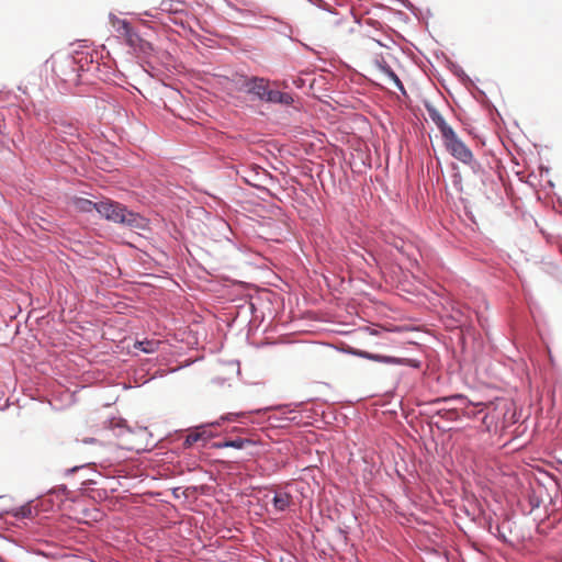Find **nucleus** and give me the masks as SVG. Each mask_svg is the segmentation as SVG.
Segmentation results:
<instances>
[{
	"label": "nucleus",
	"instance_id": "obj_41",
	"mask_svg": "<svg viewBox=\"0 0 562 562\" xmlns=\"http://www.w3.org/2000/svg\"><path fill=\"white\" fill-rule=\"evenodd\" d=\"M528 502L532 510L538 508L541 504V499L535 493L528 496Z\"/></svg>",
	"mask_w": 562,
	"mask_h": 562
},
{
	"label": "nucleus",
	"instance_id": "obj_35",
	"mask_svg": "<svg viewBox=\"0 0 562 562\" xmlns=\"http://www.w3.org/2000/svg\"><path fill=\"white\" fill-rule=\"evenodd\" d=\"M480 527L484 530H486L488 533L493 532L494 527L496 524H494L493 517L491 515H483L479 522Z\"/></svg>",
	"mask_w": 562,
	"mask_h": 562
},
{
	"label": "nucleus",
	"instance_id": "obj_6",
	"mask_svg": "<svg viewBox=\"0 0 562 562\" xmlns=\"http://www.w3.org/2000/svg\"><path fill=\"white\" fill-rule=\"evenodd\" d=\"M65 501H75L72 492L68 490L66 484H59L52 487L45 495L40 497L38 505L42 510H53L60 507Z\"/></svg>",
	"mask_w": 562,
	"mask_h": 562
},
{
	"label": "nucleus",
	"instance_id": "obj_10",
	"mask_svg": "<svg viewBox=\"0 0 562 562\" xmlns=\"http://www.w3.org/2000/svg\"><path fill=\"white\" fill-rule=\"evenodd\" d=\"M437 58H442L447 68L458 78V80L467 88L473 86V80L471 77L463 70V68L451 58H449L443 52L435 53Z\"/></svg>",
	"mask_w": 562,
	"mask_h": 562
},
{
	"label": "nucleus",
	"instance_id": "obj_20",
	"mask_svg": "<svg viewBox=\"0 0 562 562\" xmlns=\"http://www.w3.org/2000/svg\"><path fill=\"white\" fill-rule=\"evenodd\" d=\"M54 131L60 137H63L64 135L79 136L77 125L67 119H60L58 121H55L54 122Z\"/></svg>",
	"mask_w": 562,
	"mask_h": 562
},
{
	"label": "nucleus",
	"instance_id": "obj_52",
	"mask_svg": "<svg viewBox=\"0 0 562 562\" xmlns=\"http://www.w3.org/2000/svg\"><path fill=\"white\" fill-rule=\"evenodd\" d=\"M373 23H376V21H374V20H369L368 21V24H373Z\"/></svg>",
	"mask_w": 562,
	"mask_h": 562
},
{
	"label": "nucleus",
	"instance_id": "obj_9",
	"mask_svg": "<svg viewBox=\"0 0 562 562\" xmlns=\"http://www.w3.org/2000/svg\"><path fill=\"white\" fill-rule=\"evenodd\" d=\"M70 55L76 59L78 64V70L81 72V76L86 72H90L99 69V65L97 64L94 56L91 52L86 50H74Z\"/></svg>",
	"mask_w": 562,
	"mask_h": 562
},
{
	"label": "nucleus",
	"instance_id": "obj_55",
	"mask_svg": "<svg viewBox=\"0 0 562 562\" xmlns=\"http://www.w3.org/2000/svg\"><path fill=\"white\" fill-rule=\"evenodd\" d=\"M19 90L23 93H25V89H22L21 87H19Z\"/></svg>",
	"mask_w": 562,
	"mask_h": 562
},
{
	"label": "nucleus",
	"instance_id": "obj_25",
	"mask_svg": "<svg viewBox=\"0 0 562 562\" xmlns=\"http://www.w3.org/2000/svg\"><path fill=\"white\" fill-rule=\"evenodd\" d=\"M120 34L125 37L127 45L131 47L136 48L137 43L140 42V35L135 31L132 23L128 29H123Z\"/></svg>",
	"mask_w": 562,
	"mask_h": 562
},
{
	"label": "nucleus",
	"instance_id": "obj_53",
	"mask_svg": "<svg viewBox=\"0 0 562 562\" xmlns=\"http://www.w3.org/2000/svg\"><path fill=\"white\" fill-rule=\"evenodd\" d=\"M165 87H169V89H172V86L167 85L165 81L162 82Z\"/></svg>",
	"mask_w": 562,
	"mask_h": 562
},
{
	"label": "nucleus",
	"instance_id": "obj_4",
	"mask_svg": "<svg viewBox=\"0 0 562 562\" xmlns=\"http://www.w3.org/2000/svg\"><path fill=\"white\" fill-rule=\"evenodd\" d=\"M346 352L351 356L367 359L370 361L390 364V366L408 367L414 370H420L422 366H423V362L416 358H401V357L389 356V355H383V353H379V352H371V351L358 349L355 347H349Z\"/></svg>",
	"mask_w": 562,
	"mask_h": 562
},
{
	"label": "nucleus",
	"instance_id": "obj_36",
	"mask_svg": "<svg viewBox=\"0 0 562 562\" xmlns=\"http://www.w3.org/2000/svg\"><path fill=\"white\" fill-rule=\"evenodd\" d=\"M33 516V506L31 504H24L16 508L15 517L18 518H31Z\"/></svg>",
	"mask_w": 562,
	"mask_h": 562
},
{
	"label": "nucleus",
	"instance_id": "obj_47",
	"mask_svg": "<svg viewBox=\"0 0 562 562\" xmlns=\"http://www.w3.org/2000/svg\"><path fill=\"white\" fill-rule=\"evenodd\" d=\"M424 15H425V24L427 25V19L432 16V13L430 11V9H426V11L424 12Z\"/></svg>",
	"mask_w": 562,
	"mask_h": 562
},
{
	"label": "nucleus",
	"instance_id": "obj_32",
	"mask_svg": "<svg viewBox=\"0 0 562 562\" xmlns=\"http://www.w3.org/2000/svg\"><path fill=\"white\" fill-rule=\"evenodd\" d=\"M460 408H443L438 412V415L448 420H458L460 418Z\"/></svg>",
	"mask_w": 562,
	"mask_h": 562
},
{
	"label": "nucleus",
	"instance_id": "obj_26",
	"mask_svg": "<svg viewBox=\"0 0 562 562\" xmlns=\"http://www.w3.org/2000/svg\"><path fill=\"white\" fill-rule=\"evenodd\" d=\"M450 167L452 169V175H451L452 187L454 188L456 191L461 193L463 191V186H462V176L459 170V166L456 162H451Z\"/></svg>",
	"mask_w": 562,
	"mask_h": 562
},
{
	"label": "nucleus",
	"instance_id": "obj_13",
	"mask_svg": "<svg viewBox=\"0 0 562 562\" xmlns=\"http://www.w3.org/2000/svg\"><path fill=\"white\" fill-rule=\"evenodd\" d=\"M469 90H472L473 97L477 102L482 104V106L488 112L491 119L495 122L496 117L502 119L501 113L496 109V106L492 103V101L488 99L487 94L484 90L476 87L474 83L473 86H470L468 88Z\"/></svg>",
	"mask_w": 562,
	"mask_h": 562
},
{
	"label": "nucleus",
	"instance_id": "obj_40",
	"mask_svg": "<svg viewBox=\"0 0 562 562\" xmlns=\"http://www.w3.org/2000/svg\"><path fill=\"white\" fill-rule=\"evenodd\" d=\"M450 400L459 402V404L461 405V408H464L465 406L471 404L470 400L463 394H456Z\"/></svg>",
	"mask_w": 562,
	"mask_h": 562
},
{
	"label": "nucleus",
	"instance_id": "obj_22",
	"mask_svg": "<svg viewBox=\"0 0 562 562\" xmlns=\"http://www.w3.org/2000/svg\"><path fill=\"white\" fill-rule=\"evenodd\" d=\"M257 76L249 77L244 74H236L232 81L234 82L237 91L247 94V87H249L254 82L252 80H255Z\"/></svg>",
	"mask_w": 562,
	"mask_h": 562
},
{
	"label": "nucleus",
	"instance_id": "obj_1",
	"mask_svg": "<svg viewBox=\"0 0 562 562\" xmlns=\"http://www.w3.org/2000/svg\"><path fill=\"white\" fill-rule=\"evenodd\" d=\"M98 215L102 220L128 228L145 229L147 226V220L144 216L128 210L125 204L108 196H103L99 201Z\"/></svg>",
	"mask_w": 562,
	"mask_h": 562
},
{
	"label": "nucleus",
	"instance_id": "obj_11",
	"mask_svg": "<svg viewBox=\"0 0 562 562\" xmlns=\"http://www.w3.org/2000/svg\"><path fill=\"white\" fill-rule=\"evenodd\" d=\"M210 437L211 434L207 430V425L202 424L190 429V432L184 437L182 446L188 449L200 441L202 442V446H205Z\"/></svg>",
	"mask_w": 562,
	"mask_h": 562
},
{
	"label": "nucleus",
	"instance_id": "obj_46",
	"mask_svg": "<svg viewBox=\"0 0 562 562\" xmlns=\"http://www.w3.org/2000/svg\"><path fill=\"white\" fill-rule=\"evenodd\" d=\"M394 247L396 248L397 251H400L401 254H405V245L403 241H400V243H395L394 244Z\"/></svg>",
	"mask_w": 562,
	"mask_h": 562
},
{
	"label": "nucleus",
	"instance_id": "obj_37",
	"mask_svg": "<svg viewBox=\"0 0 562 562\" xmlns=\"http://www.w3.org/2000/svg\"><path fill=\"white\" fill-rule=\"evenodd\" d=\"M460 202L463 204L464 214L468 217V220L475 224L476 220L471 210L469 200L464 199V198H460Z\"/></svg>",
	"mask_w": 562,
	"mask_h": 562
},
{
	"label": "nucleus",
	"instance_id": "obj_54",
	"mask_svg": "<svg viewBox=\"0 0 562 562\" xmlns=\"http://www.w3.org/2000/svg\"><path fill=\"white\" fill-rule=\"evenodd\" d=\"M164 55L167 57V58H170L171 55L169 53H164Z\"/></svg>",
	"mask_w": 562,
	"mask_h": 562
},
{
	"label": "nucleus",
	"instance_id": "obj_8",
	"mask_svg": "<svg viewBox=\"0 0 562 562\" xmlns=\"http://www.w3.org/2000/svg\"><path fill=\"white\" fill-rule=\"evenodd\" d=\"M277 409L280 411L282 415L304 413L307 418H311L314 414V411L312 408H307V402L304 401L279 405L277 406ZM284 419L296 424L300 423L297 415L284 417Z\"/></svg>",
	"mask_w": 562,
	"mask_h": 562
},
{
	"label": "nucleus",
	"instance_id": "obj_34",
	"mask_svg": "<svg viewBox=\"0 0 562 562\" xmlns=\"http://www.w3.org/2000/svg\"><path fill=\"white\" fill-rule=\"evenodd\" d=\"M464 165L469 166L470 170L472 171L473 176L479 178L482 172L485 171L481 162H479L474 157L472 156L470 161L463 162Z\"/></svg>",
	"mask_w": 562,
	"mask_h": 562
},
{
	"label": "nucleus",
	"instance_id": "obj_49",
	"mask_svg": "<svg viewBox=\"0 0 562 562\" xmlns=\"http://www.w3.org/2000/svg\"><path fill=\"white\" fill-rule=\"evenodd\" d=\"M303 46H304L306 49L314 52V49H313V48H311L308 45L303 44Z\"/></svg>",
	"mask_w": 562,
	"mask_h": 562
},
{
	"label": "nucleus",
	"instance_id": "obj_14",
	"mask_svg": "<svg viewBox=\"0 0 562 562\" xmlns=\"http://www.w3.org/2000/svg\"><path fill=\"white\" fill-rule=\"evenodd\" d=\"M424 106H425L430 120L435 123V125L439 130L441 137L453 130V127L447 123V121L445 120L442 114L436 109V106L431 102L425 101Z\"/></svg>",
	"mask_w": 562,
	"mask_h": 562
},
{
	"label": "nucleus",
	"instance_id": "obj_5",
	"mask_svg": "<svg viewBox=\"0 0 562 562\" xmlns=\"http://www.w3.org/2000/svg\"><path fill=\"white\" fill-rule=\"evenodd\" d=\"M442 143L446 150L460 162L470 161L472 158V150L465 145V143L458 136L454 130L443 135Z\"/></svg>",
	"mask_w": 562,
	"mask_h": 562
},
{
	"label": "nucleus",
	"instance_id": "obj_42",
	"mask_svg": "<svg viewBox=\"0 0 562 562\" xmlns=\"http://www.w3.org/2000/svg\"><path fill=\"white\" fill-rule=\"evenodd\" d=\"M419 22H425L424 11L415 5V9L409 11Z\"/></svg>",
	"mask_w": 562,
	"mask_h": 562
},
{
	"label": "nucleus",
	"instance_id": "obj_24",
	"mask_svg": "<svg viewBox=\"0 0 562 562\" xmlns=\"http://www.w3.org/2000/svg\"><path fill=\"white\" fill-rule=\"evenodd\" d=\"M158 345L159 344L156 340L144 339V340H136L134 342V348L137 350H140L144 353L149 355V353H154L158 349Z\"/></svg>",
	"mask_w": 562,
	"mask_h": 562
},
{
	"label": "nucleus",
	"instance_id": "obj_2",
	"mask_svg": "<svg viewBox=\"0 0 562 562\" xmlns=\"http://www.w3.org/2000/svg\"><path fill=\"white\" fill-rule=\"evenodd\" d=\"M247 87V94L252 101H260L270 105L292 106L294 104V95L290 92L280 90V83L259 77Z\"/></svg>",
	"mask_w": 562,
	"mask_h": 562
},
{
	"label": "nucleus",
	"instance_id": "obj_27",
	"mask_svg": "<svg viewBox=\"0 0 562 562\" xmlns=\"http://www.w3.org/2000/svg\"><path fill=\"white\" fill-rule=\"evenodd\" d=\"M237 175L246 184L255 187V188L259 187V184L257 183V178L259 177L258 172H255L252 170L243 169V173L238 170Z\"/></svg>",
	"mask_w": 562,
	"mask_h": 562
},
{
	"label": "nucleus",
	"instance_id": "obj_33",
	"mask_svg": "<svg viewBox=\"0 0 562 562\" xmlns=\"http://www.w3.org/2000/svg\"><path fill=\"white\" fill-rule=\"evenodd\" d=\"M154 366H155L154 359L146 358V359L142 360V362L137 367V373H142V374L144 373V374L150 375L154 373V371H151Z\"/></svg>",
	"mask_w": 562,
	"mask_h": 562
},
{
	"label": "nucleus",
	"instance_id": "obj_28",
	"mask_svg": "<svg viewBox=\"0 0 562 562\" xmlns=\"http://www.w3.org/2000/svg\"><path fill=\"white\" fill-rule=\"evenodd\" d=\"M479 181L481 182V188L479 189L480 191H482L483 194H485L487 196V192H486V189L488 186H496V182L493 178V175L491 171H487L485 170L484 172H482V175L479 176Z\"/></svg>",
	"mask_w": 562,
	"mask_h": 562
},
{
	"label": "nucleus",
	"instance_id": "obj_23",
	"mask_svg": "<svg viewBox=\"0 0 562 562\" xmlns=\"http://www.w3.org/2000/svg\"><path fill=\"white\" fill-rule=\"evenodd\" d=\"M142 67L144 71L147 72L151 78L161 82H164V79L167 77L166 72L162 69L156 67L150 60H145L142 64Z\"/></svg>",
	"mask_w": 562,
	"mask_h": 562
},
{
	"label": "nucleus",
	"instance_id": "obj_12",
	"mask_svg": "<svg viewBox=\"0 0 562 562\" xmlns=\"http://www.w3.org/2000/svg\"><path fill=\"white\" fill-rule=\"evenodd\" d=\"M271 504L276 513H285L293 505V496L285 490H274Z\"/></svg>",
	"mask_w": 562,
	"mask_h": 562
},
{
	"label": "nucleus",
	"instance_id": "obj_48",
	"mask_svg": "<svg viewBox=\"0 0 562 562\" xmlns=\"http://www.w3.org/2000/svg\"><path fill=\"white\" fill-rule=\"evenodd\" d=\"M213 383H216V384H223L225 382V379H222V378H214L212 380Z\"/></svg>",
	"mask_w": 562,
	"mask_h": 562
},
{
	"label": "nucleus",
	"instance_id": "obj_50",
	"mask_svg": "<svg viewBox=\"0 0 562 562\" xmlns=\"http://www.w3.org/2000/svg\"><path fill=\"white\" fill-rule=\"evenodd\" d=\"M125 424H126V422H125V420H120V423H119V427H122V426H123V425H125Z\"/></svg>",
	"mask_w": 562,
	"mask_h": 562
},
{
	"label": "nucleus",
	"instance_id": "obj_30",
	"mask_svg": "<svg viewBox=\"0 0 562 562\" xmlns=\"http://www.w3.org/2000/svg\"><path fill=\"white\" fill-rule=\"evenodd\" d=\"M164 373L161 370H155L153 374H142V373H137V368L135 369L134 371V380L135 382L138 384V385H142V384H145L154 379H156L157 376H162Z\"/></svg>",
	"mask_w": 562,
	"mask_h": 562
},
{
	"label": "nucleus",
	"instance_id": "obj_45",
	"mask_svg": "<svg viewBox=\"0 0 562 562\" xmlns=\"http://www.w3.org/2000/svg\"><path fill=\"white\" fill-rule=\"evenodd\" d=\"M272 82H278L280 83V90L284 91L285 89L289 88V82L288 80H272Z\"/></svg>",
	"mask_w": 562,
	"mask_h": 562
},
{
	"label": "nucleus",
	"instance_id": "obj_57",
	"mask_svg": "<svg viewBox=\"0 0 562 562\" xmlns=\"http://www.w3.org/2000/svg\"><path fill=\"white\" fill-rule=\"evenodd\" d=\"M338 531H339L340 533H345V532H344V530H342L341 528H338Z\"/></svg>",
	"mask_w": 562,
	"mask_h": 562
},
{
	"label": "nucleus",
	"instance_id": "obj_21",
	"mask_svg": "<svg viewBox=\"0 0 562 562\" xmlns=\"http://www.w3.org/2000/svg\"><path fill=\"white\" fill-rule=\"evenodd\" d=\"M227 7L231 10H233L238 15V18L244 20L245 24H250L252 21L265 22L263 20H260V18H257L255 12L251 10L240 9V8L236 7L233 2H227ZM239 24H244V22H240Z\"/></svg>",
	"mask_w": 562,
	"mask_h": 562
},
{
	"label": "nucleus",
	"instance_id": "obj_56",
	"mask_svg": "<svg viewBox=\"0 0 562 562\" xmlns=\"http://www.w3.org/2000/svg\"><path fill=\"white\" fill-rule=\"evenodd\" d=\"M7 406H8V403L4 406H2L0 409L4 411Z\"/></svg>",
	"mask_w": 562,
	"mask_h": 562
},
{
	"label": "nucleus",
	"instance_id": "obj_19",
	"mask_svg": "<svg viewBox=\"0 0 562 562\" xmlns=\"http://www.w3.org/2000/svg\"><path fill=\"white\" fill-rule=\"evenodd\" d=\"M260 20H263L266 22V24L261 25L260 27H268L274 30L279 34L284 35L291 41H293V38L291 37L293 29L290 24L284 23L277 18L260 16Z\"/></svg>",
	"mask_w": 562,
	"mask_h": 562
},
{
	"label": "nucleus",
	"instance_id": "obj_44",
	"mask_svg": "<svg viewBox=\"0 0 562 562\" xmlns=\"http://www.w3.org/2000/svg\"><path fill=\"white\" fill-rule=\"evenodd\" d=\"M292 83L297 88V89H302L305 85V80L302 79V78H293L292 79Z\"/></svg>",
	"mask_w": 562,
	"mask_h": 562
},
{
	"label": "nucleus",
	"instance_id": "obj_17",
	"mask_svg": "<svg viewBox=\"0 0 562 562\" xmlns=\"http://www.w3.org/2000/svg\"><path fill=\"white\" fill-rule=\"evenodd\" d=\"M69 203L79 213L90 214L92 212H99V201L94 202L82 196L74 195L70 198Z\"/></svg>",
	"mask_w": 562,
	"mask_h": 562
},
{
	"label": "nucleus",
	"instance_id": "obj_16",
	"mask_svg": "<svg viewBox=\"0 0 562 562\" xmlns=\"http://www.w3.org/2000/svg\"><path fill=\"white\" fill-rule=\"evenodd\" d=\"M256 445H257V442L255 440H252L250 438H246V437H240V436L225 437V438L221 439L220 441H217L216 443H214V446L216 448H234L237 450H241L248 446H256Z\"/></svg>",
	"mask_w": 562,
	"mask_h": 562
},
{
	"label": "nucleus",
	"instance_id": "obj_3",
	"mask_svg": "<svg viewBox=\"0 0 562 562\" xmlns=\"http://www.w3.org/2000/svg\"><path fill=\"white\" fill-rule=\"evenodd\" d=\"M53 72L57 79V85L66 92H70L72 88L85 81L78 70L76 59L70 54L54 59Z\"/></svg>",
	"mask_w": 562,
	"mask_h": 562
},
{
	"label": "nucleus",
	"instance_id": "obj_18",
	"mask_svg": "<svg viewBox=\"0 0 562 562\" xmlns=\"http://www.w3.org/2000/svg\"><path fill=\"white\" fill-rule=\"evenodd\" d=\"M237 317H243L247 325L250 327L252 319L257 318V306L251 300H243L235 305Z\"/></svg>",
	"mask_w": 562,
	"mask_h": 562
},
{
	"label": "nucleus",
	"instance_id": "obj_31",
	"mask_svg": "<svg viewBox=\"0 0 562 562\" xmlns=\"http://www.w3.org/2000/svg\"><path fill=\"white\" fill-rule=\"evenodd\" d=\"M506 530H509V528H507L505 526V522H503L502 525L496 524L494 527V530H493V532H491V535L494 536L496 539H498L501 542L507 543L508 539L506 536Z\"/></svg>",
	"mask_w": 562,
	"mask_h": 562
},
{
	"label": "nucleus",
	"instance_id": "obj_15",
	"mask_svg": "<svg viewBox=\"0 0 562 562\" xmlns=\"http://www.w3.org/2000/svg\"><path fill=\"white\" fill-rule=\"evenodd\" d=\"M374 64L385 76H387V78L394 83V86L400 90V92L404 97H408L407 91H406L402 80L395 74V71L392 69V67L385 61L384 58H376L374 60Z\"/></svg>",
	"mask_w": 562,
	"mask_h": 562
},
{
	"label": "nucleus",
	"instance_id": "obj_43",
	"mask_svg": "<svg viewBox=\"0 0 562 562\" xmlns=\"http://www.w3.org/2000/svg\"><path fill=\"white\" fill-rule=\"evenodd\" d=\"M398 2L403 8L411 11L412 9H415V4L411 2L409 0H395Z\"/></svg>",
	"mask_w": 562,
	"mask_h": 562
},
{
	"label": "nucleus",
	"instance_id": "obj_51",
	"mask_svg": "<svg viewBox=\"0 0 562 562\" xmlns=\"http://www.w3.org/2000/svg\"><path fill=\"white\" fill-rule=\"evenodd\" d=\"M94 440H95L94 438H89V439H85V442H92Z\"/></svg>",
	"mask_w": 562,
	"mask_h": 562
},
{
	"label": "nucleus",
	"instance_id": "obj_38",
	"mask_svg": "<svg viewBox=\"0 0 562 562\" xmlns=\"http://www.w3.org/2000/svg\"><path fill=\"white\" fill-rule=\"evenodd\" d=\"M136 48H138L144 54H149L154 50V46L150 42L140 37V42L137 43Z\"/></svg>",
	"mask_w": 562,
	"mask_h": 562
},
{
	"label": "nucleus",
	"instance_id": "obj_29",
	"mask_svg": "<svg viewBox=\"0 0 562 562\" xmlns=\"http://www.w3.org/2000/svg\"><path fill=\"white\" fill-rule=\"evenodd\" d=\"M109 22L117 33L122 32L123 29H128L131 24L128 20L120 19L112 12L109 14Z\"/></svg>",
	"mask_w": 562,
	"mask_h": 562
},
{
	"label": "nucleus",
	"instance_id": "obj_7",
	"mask_svg": "<svg viewBox=\"0 0 562 562\" xmlns=\"http://www.w3.org/2000/svg\"><path fill=\"white\" fill-rule=\"evenodd\" d=\"M95 463L89 462L80 465H75L69 469H66L64 472V476H69L74 473L80 474V487H78L81 492H88L90 491V485H95L98 482L90 477L89 474H97L100 476V473H97V471L92 468Z\"/></svg>",
	"mask_w": 562,
	"mask_h": 562
},
{
	"label": "nucleus",
	"instance_id": "obj_39",
	"mask_svg": "<svg viewBox=\"0 0 562 562\" xmlns=\"http://www.w3.org/2000/svg\"><path fill=\"white\" fill-rule=\"evenodd\" d=\"M307 1L311 2L312 4L316 5L317 8L324 10V11H327V12L336 14V11H334L329 7V4L326 1H324V0H307Z\"/></svg>",
	"mask_w": 562,
	"mask_h": 562
}]
</instances>
